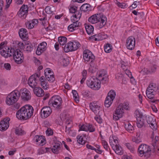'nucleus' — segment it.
<instances>
[{"label":"nucleus","instance_id":"obj_1","mask_svg":"<svg viewBox=\"0 0 159 159\" xmlns=\"http://www.w3.org/2000/svg\"><path fill=\"white\" fill-rule=\"evenodd\" d=\"M33 111L34 109L31 105H26L17 111L16 116L19 120H26L32 116Z\"/></svg>","mask_w":159,"mask_h":159},{"label":"nucleus","instance_id":"obj_2","mask_svg":"<svg viewBox=\"0 0 159 159\" xmlns=\"http://www.w3.org/2000/svg\"><path fill=\"white\" fill-rule=\"evenodd\" d=\"M107 18L102 13L95 14L89 18L88 21L92 24H95L100 22L98 27L101 29L106 24Z\"/></svg>","mask_w":159,"mask_h":159},{"label":"nucleus","instance_id":"obj_3","mask_svg":"<svg viewBox=\"0 0 159 159\" xmlns=\"http://www.w3.org/2000/svg\"><path fill=\"white\" fill-rule=\"evenodd\" d=\"M157 90V88L156 87V84L153 83L150 84L147 88L146 94L148 98L150 99V102L154 103L158 101V100L155 99L154 98Z\"/></svg>","mask_w":159,"mask_h":159},{"label":"nucleus","instance_id":"obj_4","mask_svg":"<svg viewBox=\"0 0 159 159\" xmlns=\"http://www.w3.org/2000/svg\"><path fill=\"white\" fill-rule=\"evenodd\" d=\"M20 93L18 90H15L7 96L6 102L8 105H12L16 103L19 99Z\"/></svg>","mask_w":159,"mask_h":159},{"label":"nucleus","instance_id":"obj_5","mask_svg":"<svg viewBox=\"0 0 159 159\" xmlns=\"http://www.w3.org/2000/svg\"><path fill=\"white\" fill-rule=\"evenodd\" d=\"M11 53L12 55L11 56H13L15 62L16 63L20 64L23 62L24 57L22 52L20 50L11 48Z\"/></svg>","mask_w":159,"mask_h":159},{"label":"nucleus","instance_id":"obj_6","mask_svg":"<svg viewBox=\"0 0 159 159\" xmlns=\"http://www.w3.org/2000/svg\"><path fill=\"white\" fill-rule=\"evenodd\" d=\"M80 44L77 41H70L65 44L64 47V50L66 52L74 51L80 47Z\"/></svg>","mask_w":159,"mask_h":159},{"label":"nucleus","instance_id":"obj_7","mask_svg":"<svg viewBox=\"0 0 159 159\" xmlns=\"http://www.w3.org/2000/svg\"><path fill=\"white\" fill-rule=\"evenodd\" d=\"M87 84L92 89L94 90H98L101 87V81L97 78H92L88 81Z\"/></svg>","mask_w":159,"mask_h":159},{"label":"nucleus","instance_id":"obj_8","mask_svg":"<svg viewBox=\"0 0 159 159\" xmlns=\"http://www.w3.org/2000/svg\"><path fill=\"white\" fill-rule=\"evenodd\" d=\"M83 59L84 62L86 64L94 62L95 57L89 50L85 49L83 52Z\"/></svg>","mask_w":159,"mask_h":159},{"label":"nucleus","instance_id":"obj_9","mask_svg":"<svg viewBox=\"0 0 159 159\" xmlns=\"http://www.w3.org/2000/svg\"><path fill=\"white\" fill-rule=\"evenodd\" d=\"M116 96V92L113 90H111L108 92L104 102V105L106 107L108 108L110 106Z\"/></svg>","mask_w":159,"mask_h":159},{"label":"nucleus","instance_id":"obj_10","mask_svg":"<svg viewBox=\"0 0 159 159\" xmlns=\"http://www.w3.org/2000/svg\"><path fill=\"white\" fill-rule=\"evenodd\" d=\"M62 146V144L60 142L55 141L54 144L53 146V148H44V150H45L46 151L45 152L51 150L53 153L58 154L60 152V150Z\"/></svg>","mask_w":159,"mask_h":159},{"label":"nucleus","instance_id":"obj_11","mask_svg":"<svg viewBox=\"0 0 159 159\" xmlns=\"http://www.w3.org/2000/svg\"><path fill=\"white\" fill-rule=\"evenodd\" d=\"M151 151L150 147L144 144L140 145L138 149V152L139 155L141 156H142L144 154L150 153Z\"/></svg>","mask_w":159,"mask_h":159},{"label":"nucleus","instance_id":"obj_12","mask_svg":"<svg viewBox=\"0 0 159 159\" xmlns=\"http://www.w3.org/2000/svg\"><path fill=\"white\" fill-rule=\"evenodd\" d=\"M19 92L20 93V97L24 101H28L31 98V95L30 92L27 89H21Z\"/></svg>","mask_w":159,"mask_h":159},{"label":"nucleus","instance_id":"obj_13","mask_svg":"<svg viewBox=\"0 0 159 159\" xmlns=\"http://www.w3.org/2000/svg\"><path fill=\"white\" fill-rule=\"evenodd\" d=\"M52 112L51 108L49 107H44L42 109L41 116L42 118H45L48 117Z\"/></svg>","mask_w":159,"mask_h":159},{"label":"nucleus","instance_id":"obj_14","mask_svg":"<svg viewBox=\"0 0 159 159\" xmlns=\"http://www.w3.org/2000/svg\"><path fill=\"white\" fill-rule=\"evenodd\" d=\"M10 120L9 117L4 118L0 122V130L1 131H4L6 130L9 126V121Z\"/></svg>","mask_w":159,"mask_h":159},{"label":"nucleus","instance_id":"obj_15","mask_svg":"<svg viewBox=\"0 0 159 159\" xmlns=\"http://www.w3.org/2000/svg\"><path fill=\"white\" fill-rule=\"evenodd\" d=\"M135 39L132 37L130 36L128 38L126 42V46L129 49L132 50L134 47L135 45Z\"/></svg>","mask_w":159,"mask_h":159},{"label":"nucleus","instance_id":"obj_16","mask_svg":"<svg viewBox=\"0 0 159 159\" xmlns=\"http://www.w3.org/2000/svg\"><path fill=\"white\" fill-rule=\"evenodd\" d=\"M47 44L46 42L41 43L38 46L36 51V54L38 55H40L46 49Z\"/></svg>","mask_w":159,"mask_h":159},{"label":"nucleus","instance_id":"obj_17","mask_svg":"<svg viewBox=\"0 0 159 159\" xmlns=\"http://www.w3.org/2000/svg\"><path fill=\"white\" fill-rule=\"evenodd\" d=\"M0 53L1 55L5 58L11 57V49H10L8 47H6L5 46L0 51Z\"/></svg>","mask_w":159,"mask_h":159},{"label":"nucleus","instance_id":"obj_18","mask_svg":"<svg viewBox=\"0 0 159 159\" xmlns=\"http://www.w3.org/2000/svg\"><path fill=\"white\" fill-rule=\"evenodd\" d=\"M73 23L70 25L68 27V29L69 31L72 32L74 30H76L78 29V28L81 25L80 22L78 21H74L73 20Z\"/></svg>","mask_w":159,"mask_h":159},{"label":"nucleus","instance_id":"obj_19","mask_svg":"<svg viewBox=\"0 0 159 159\" xmlns=\"http://www.w3.org/2000/svg\"><path fill=\"white\" fill-rule=\"evenodd\" d=\"M19 35L20 38L23 40L28 39V36L27 30L25 28H21L19 31Z\"/></svg>","mask_w":159,"mask_h":159},{"label":"nucleus","instance_id":"obj_20","mask_svg":"<svg viewBox=\"0 0 159 159\" xmlns=\"http://www.w3.org/2000/svg\"><path fill=\"white\" fill-rule=\"evenodd\" d=\"M90 109L95 114H98L100 112V107L96 103L93 102L89 104Z\"/></svg>","mask_w":159,"mask_h":159},{"label":"nucleus","instance_id":"obj_21","mask_svg":"<svg viewBox=\"0 0 159 159\" xmlns=\"http://www.w3.org/2000/svg\"><path fill=\"white\" fill-rule=\"evenodd\" d=\"M38 23V21L37 19H34L32 20H27L25 23V25L27 28L29 29H33Z\"/></svg>","mask_w":159,"mask_h":159},{"label":"nucleus","instance_id":"obj_22","mask_svg":"<svg viewBox=\"0 0 159 159\" xmlns=\"http://www.w3.org/2000/svg\"><path fill=\"white\" fill-rule=\"evenodd\" d=\"M38 80L35 78L34 76H31L28 80V84L32 88H34L37 85Z\"/></svg>","mask_w":159,"mask_h":159},{"label":"nucleus","instance_id":"obj_23","mask_svg":"<svg viewBox=\"0 0 159 159\" xmlns=\"http://www.w3.org/2000/svg\"><path fill=\"white\" fill-rule=\"evenodd\" d=\"M34 93L39 97H41L44 95V92L40 87H35L33 90Z\"/></svg>","mask_w":159,"mask_h":159},{"label":"nucleus","instance_id":"obj_24","mask_svg":"<svg viewBox=\"0 0 159 159\" xmlns=\"http://www.w3.org/2000/svg\"><path fill=\"white\" fill-rule=\"evenodd\" d=\"M151 138L152 139V145L153 147H154V148L155 149V146H157L158 144L159 143V138L158 137L155 136L154 138V132H153L151 136Z\"/></svg>","mask_w":159,"mask_h":159},{"label":"nucleus","instance_id":"obj_25","mask_svg":"<svg viewBox=\"0 0 159 159\" xmlns=\"http://www.w3.org/2000/svg\"><path fill=\"white\" fill-rule=\"evenodd\" d=\"M34 139H35V141L38 143L39 144H41V146L43 145L44 141L45 140L44 137L43 136L36 135L34 137Z\"/></svg>","mask_w":159,"mask_h":159},{"label":"nucleus","instance_id":"obj_26","mask_svg":"<svg viewBox=\"0 0 159 159\" xmlns=\"http://www.w3.org/2000/svg\"><path fill=\"white\" fill-rule=\"evenodd\" d=\"M57 102L55 101L54 99L52 97L49 100L48 102V105L50 107H52L55 109H58L60 108L61 106L57 105Z\"/></svg>","mask_w":159,"mask_h":159},{"label":"nucleus","instance_id":"obj_27","mask_svg":"<svg viewBox=\"0 0 159 159\" xmlns=\"http://www.w3.org/2000/svg\"><path fill=\"white\" fill-rule=\"evenodd\" d=\"M81 16V13L79 11H77L75 13V15H73L71 17L72 21L73 20L74 21H78L80 19Z\"/></svg>","mask_w":159,"mask_h":159},{"label":"nucleus","instance_id":"obj_28","mask_svg":"<svg viewBox=\"0 0 159 159\" xmlns=\"http://www.w3.org/2000/svg\"><path fill=\"white\" fill-rule=\"evenodd\" d=\"M85 28L87 34L89 35H91L93 33L94 30L93 27L91 25L85 24Z\"/></svg>","mask_w":159,"mask_h":159},{"label":"nucleus","instance_id":"obj_29","mask_svg":"<svg viewBox=\"0 0 159 159\" xmlns=\"http://www.w3.org/2000/svg\"><path fill=\"white\" fill-rule=\"evenodd\" d=\"M116 114L120 115L123 116L124 113V109L122 108V104L120 103L119 106L116 108L115 110Z\"/></svg>","mask_w":159,"mask_h":159},{"label":"nucleus","instance_id":"obj_30","mask_svg":"<svg viewBox=\"0 0 159 159\" xmlns=\"http://www.w3.org/2000/svg\"><path fill=\"white\" fill-rule=\"evenodd\" d=\"M110 144L112 148H113L114 147L119 145L117 138L115 137L114 138H112V139L110 138Z\"/></svg>","mask_w":159,"mask_h":159},{"label":"nucleus","instance_id":"obj_31","mask_svg":"<svg viewBox=\"0 0 159 159\" xmlns=\"http://www.w3.org/2000/svg\"><path fill=\"white\" fill-rule=\"evenodd\" d=\"M145 120L143 118H137V127L139 128L142 127L144 124Z\"/></svg>","mask_w":159,"mask_h":159},{"label":"nucleus","instance_id":"obj_32","mask_svg":"<svg viewBox=\"0 0 159 159\" xmlns=\"http://www.w3.org/2000/svg\"><path fill=\"white\" fill-rule=\"evenodd\" d=\"M112 148L115 150V152L118 154L121 155L123 153L122 149L119 145L114 147Z\"/></svg>","mask_w":159,"mask_h":159},{"label":"nucleus","instance_id":"obj_33","mask_svg":"<svg viewBox=\"0 0 159 159\" xmlns=\"http://www.w3.org/2000/svg\"><path fill=\"white\" fill-rule=\"evenodd\" d=\"M51 73L47 75L45 74V78L48 81L50 82H53L55 80L54 73L53 72H51Z\"/></svg>","mask_w":159,"mask_h":159},{"label":"nucleus","instance_id":"obj_34","mask_svg":"<svg viewBox=\"0 0 159 159\" xmlns=\"http://www.w3.org/2000/svg\"><path fill=\"white\" fill-rule=\"evenodd\" d=\"M24 49L28 52H30L33 50V46L31 43H26L24 46Z\"/></svg>","mask_w":159,"mask_h":159},{"label":"nucleus","instance_id":"obj_35","mask_svg":"<svg viewBox=\"0 0 159 159\" xmlns=\"http://www.w3.org/2000/svg\"><path fill=\"white\" fill-rule=\"evenodd\" d=\"M53 99H54L55 101L57 102V105H60L61 106L62 102V100L61 98L58 95H55L53 96L52 97Z\"/></svg>","mask_w":159,"mask_h":159},{"label":"nucleus","instance_id":"obj_36","mask_svg":"<svg viewBox=\"0 0 159 159\" xmlns=\"http://www.w3.org/2000/svg\"><path fill=\"white\" fill-rule=\"evenodd\" d=\"M125 128L130 133L133 132L134 130L133 127L129 122L125 124Z\"/></svg>","mask_w":159,"mask_h":159},{"label":"nucleus","instance_id":"obj_37","mask_svg":"<svg viewBox=\"0 0 159 159\" xmlns=\"http://www.w3.org/2000/svg\"><path fill=\"white\" fill-rule=\"evenodd\" d=\"M67 39L65 37H59L58 38V41L60 45H64L67 42Z\"/></svg>","mask_w":159,"mask_h":159},{"label":"nucleus","instance_id":"obj_38","mask_svg":"<svg viewBox=\"0 0 159 159\" xmlns=\"http://www.w3.org/2000/svg\"><path fill=\"white\" fill-rule=\"evenodd\" d=\"M90 5L88 4H85L83 5L80 7L81 11L84 12L89 11L90 10Z\"/></svg>","mask_w":159,"mask_h":159},{"label":"nucleus","instance_id":"obj_39","mask_svg":"<svg viewBox=\"0 0 159 159\" xmlns=\"http://www.w3.org/2000/svg\"><path fill=\"white\" fill-rule=\"evenodd\" d=\"M54 8L53 7H50L49 6H48L45 8V10L47 14H52L54 13Z\"/></svg>","mask_w":159,"mask_h":159},{"label":"nucleus","instance_id":"obj_40","mask_svg":"<svg viewBox=\"0 0 159 159\" xmlns=\"http://www.w3.org/2000/svg\"><path fill=\"white\" fill-rule=\"evenodd\" d=\"M90 65L89 70V72L91 73H93L95 72L96 70V68L95 67V65L94 62L89 63Z\"/></svg>","mask_w":159,"mask_h":159},{"label":"nucleus","instance_id":"obj_41","mask_svg":"<svg viewBox=\"0 0 159 159\" xmlns=\"http://www.w3.org/2000/svg\"><path fill=\"white\" fill-rule=\"evenodd\" d=\"M112 45L109 43H107L104 46V50L106 53H109L112 51Z\"/></svg>","mask_w":159,"mask_h":159},{"label":"nucleus","instance_id":"obj_42","mask_svg":"<svg viewBox=\"0 0 159 159\" xmlns=\"http://www.w3.org/2000/svg\"><path fill=\"white\" fill-rule=\"evenodd\" d=\"M74 100L76 102H79V98L77 92L75 90H73L72 91Z\"/></svg>","mask_w":159,"mask_h":159},{"label":"nucleus","instance_id":"obj_43","mask_svg":"<svg viewBox=\"0 0 159 159\" xmlns=\"http://www.w3.org/2000/svg\"><path fill=\"white\" fill-rule=\"evenodd\" d=\"M28 13H25L19 10L18 12V16L22 19H25Z\"/></svg>","mask_w":159,"mask_h":159},{"label":"nucleus","instance_id":"obj_44","mask_svg":"<svg viewBox=\"0 0 159 159\" xmlns=\"http://www.w3.org/2000/svg\"><path fill=\"white\" fill-rule=\"evenodd\" d=\"M76 139L77 141L79 143L83 145L85 144V142L83 140V136L78 135L77 136Z\"/></svg>","mask_w":159,"mask_h":159},{"label":"nucleus","instance_id":"obj_45","mask_svg":"<svg viewBox=\"0 0 159 159\" xmlns=\"http://www.w3.org/2000/svg\"><path fill=\"white\" fill-rule=\"evenodd\" d=\"M15 133L18 135H22L25 134V132L21 128L17 127L15 129Z\"/></svg>","mask_w":159,"mask_h":159},{"label":"nucleus","instance_id":"obj_46","mask_svg":"<svg viewBox=\"0 0 159 159\" xmlns=\"http://www.w3.org/2000/svg\"><path fill=\"white\" fill-rule=\"evenodd\" d=\"M93 36L95 41L102 40L103 39V37H102V34L100 33L95 34Z\"/></svg>","mask_w":159,"mask_h":159},{"label":"nucleus","instance_id":"obj_47","mask_svg":"<svg viewBox=\"0 0 159 159\" xmlns=\"http://www.w3.org/2000/svg\"><path fill=\"white\" fill-rule=\"evenodd\" d=\"M87 131H89L90 132H94L95 130L94 126L92 124H88V125Z\"/></svg>","mask_w":159,"mask_h":159},{"label":"nucleus","instance_id":"obj_48","mask_svg":"<svg viewBox=\"0 0 159 159\" xmlns=\"http://www.w3.org/2000/svg\"><path fill=\"white\" fill-rule=\"evenodd\" d=\"M116 3L118 7L121 8H125L127 7V5L124 2L120 3L118 1H117Z\"/></svg>","mask_w":159,"mask_h":159},{"label":"nucleus","instance_id":"obj_49","mask_svg":"<svg viewBox=\"0 0 159 159\" xmlns=\"http://www.w3.org/2000/svg\"><path fill=\"white\" fill-rule=\"evenodd\" d=\"M77 7L75 6H72L69 9L70 12L72 13H75L77 11Z\"/></svg>","mask_w":159,"mask_h":159},{"label":"nucleus","instance_id":"obj_50","mask_svg":"<svg viewBox=\"0 0 159 159\" xmlns=\"http://www.w3.org/2000/svg\"><path fill=\"white\" fill-rule=\"evenodd\" d=\"M146 121L147 123L149 124L151 123V121H152V123H153V124L155 125V119L152 117V116H148L147 118Z\"/></svg>","mask_w":159,"mask_h":159},{"label":"nucleus","instance_id":"obj_51","mask_svg":"<svg viewBox=\"0 0 159 159\" xmlns=\"http://www.w3.org/2000/svg\"><path fill=\"white\" fill-rule=\"evenodd\" d=\"M125 146L131 152H134V148L133 146L129 143H126Z\"/></svg>","mask_w":159,"mask_h":159},{"label":"nucleus","instance_id":"obj_52","mask_svg":"<svg viewBox=\"0 0 159 159\" xmlns=\"http://www.w3.org/2000/svg\"><path fill=\"white\" fill-rule=\"evenodd\" d=\"M19 10L25 12V13H28V7L27 5L24 4L23 5Z\"/></svg>","mask_w":159,"mask_h":159},{"label":"nucleus","instance_id":"obj_53","mask_svg":"<svg viewBox=\"0 0 159 159\" xmlns=\"http://www.w3.org/2000/svg\"><path fill=\"white\" fill-rule=\"evenodd\" d=\"M107 76V74L106 71L104 70H102L99 72V75L98 77L100 78V77L102 78L103 77Z\"/></svg>","mask_w":159,"mask_h":159},{"label":"nucleus","instance_id":"obj_54","mask_svg":"<svg viewBox=\"0 0 159 159\" xmlns=\"http://www.w3.org/2000/svg\"><path fill=\"white\" fill-rule=\"evenodd\" d=\"M152 121H151V123L149 124V126L153 130H156L157 129V122L155 120V125L152 122Z\"/></svg>","mask_w":159,"mask_h":159},{"label":"nucleus","instance_id":"obj_55","mask_svg":"<svg viewBox=\"0 0 159 159\" xmlns=\"http://www.w3.org/2000/svg\"><path fill=\"white\" fill-rule=\"evenodd\" d=\"M88 124H83L80 127V130L87 131L88 129Z\"/></svg>","mask_w":159,"mask_h":159},{"label":"nucleus","instance_id":"obj_56","mask_svg":"<svg viewBox=\"0 0 159 159\" xmlns=\"http://www.w3.org/2000/svg\"><path fill=\"white\" fill-rule=\"evenodd\" d=\"M62 62L64 66H66L69 63V59L67 58L62 59Z\"/></svg>","mask_w":159,"mask_h":159},{"label":"nucleus","instance_id":"obj_57","mask_svg":"<svg viewBox=\"0 0 159 159\" xmlns=\"http://www.w3.org/2000/svg\"><path fill=\"white\" fill-rule=\"evenodd\" d=\"M125 73L131 79H133L134 80V84L135 83V80L133 76H132L131 73L129 70H126L125 71ZM134 83V82H133Z\"/></svg>","mask_w":159,"mask_h":159},{"label":"nucleus","instance_id":"obj_58","mask_svg":"<svg viewBox=\"0 0 159 159\" xmlns=\"http://www.w3.org/2000/svg\"><path fill=\"white\" fill-rule=\"evenodd\" d=\"M4 5V2L2 0H0V17H1L2 16H4L2 13V7Z\"/></svg>","mask_w":159,"mask_h":159},{"label":"nucleus","instance_id":"obj_59","mask_svg":"<svg viewBox=\"0 0 159 159\" xmlns=\"http://www.w3.org/2000/svg\"><path fill=\"white\" fill-rule=\"evenodd\" d=\"M41 84L42 88L44 89H47L48 88L49 85L47 84V83L46 81L42 82Z\"/></svg>","mask_w":159,"mask_h":159},{"label":"nucleus","instance_id":"obj_60","mask_svg":"<svg viewBox=\"0 0 159 159\" xmlns=\"http://www.w3.org/2000/svg\"><path fill=\"white\" fill-rule=\"evenodd\" d=\"M53 132L52 129L50 128H48L46 131V134L47 136L52 135L53 134Z\"/></svg>","mask_w":159,"mask_h":159},{"label":"nucleus","instance_id":"obj_61","mask_svg":"<svg viewBox=\"0 0 159 159\" xmlns=\"http://www.w3.org/2000/svg\"><path fill=\"white\" fill-rule=\"evenodd\" d=\"M96 121L99 124H101L102 123V119L99 116L97 115L94 117Z\"/></svg>","mask_w":159,"mask_h":159},{"label":"nucleus","instance_id":"obj_62","mask_svg":"<svg viewBox=\"0 0 159 159\" xmlns=\"http://www.w3.org/2000/svg\"><path fill=\"white\" fill-rule=\"evenodd\" d=\"M102 84H105L108 80V76H106L102 78L101 79H98Z\"/></svg>","mask_w":159,"mask_h":159},{"label":"nucleus","instance_id":"obj_63","mask_svg":"<svg viewBox=\"0 0 159 159\" xmlns=\"http://www.w3.org/2000/svg\"><path fill=\"white\" fill-rule=\"evenodd\" d=\"M122 117V116L120 115L116 114V112H115V114L113 115V119L115 120H117Z\"/></svg>","mask_w":159,"mask_h":159},{"label":"nucleus","instance_id":"obj_64","mask_svg":"<svg viewBox=\"0 0 159 159\" xmlns=\"http://www.w3.org/2000/svg\"><path fill=\"white\" fill-rule=\"evenodd\" d=\"M123 75L121 73H118L116 75V78L117 80H120L123 79Z\"/></svg>","mask_w":159,"mask_h":159}]
</instances>
